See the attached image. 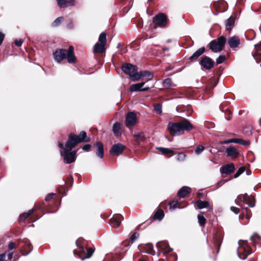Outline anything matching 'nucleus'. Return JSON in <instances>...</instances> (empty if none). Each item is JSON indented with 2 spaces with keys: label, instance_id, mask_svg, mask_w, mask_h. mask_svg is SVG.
I'll use <instances>...</instances> for the list:
<instances>
[{
  "label": "nucleus",
  "instance_id": "nucleus-56",
  "mask_svg": "<svg viewBox=\"0 0 261 261\" xmlns=\"http://www.w3.org/2000/svg\"><path fill=\"white\" fill-rule=\"evenodd\" d=\"M235 143L236 139H230L225 141V143Z\"/></svg>",
  "mask_w": 261,
  "mask_h": 261
},
{
  "label": "nucleus",
  "instance_id": "nucleus-57",
  "mask_svg": "<svg viewBox=\"0 0 261 261\" xmlns=\"http://www.w3.org/2000/svg\"><path fill=\"white\" fill-rule=\"evenodd\" d=\"M13 252H10L8 254V259H11L13 257Z\"/></svg>",
  "mask_w": 261,
  "mask_h": 261
},
{
  "label": "nucleus",
  "instance_id": "nucleus-46",
  "mask_svg": "<svg viewBox=\"0 0 261 261\" xmlns=\"http://www.w3.org/2000/svg\"><path fill=\"white\" fill-rule=\"evenodd\" d=\"M178 202L177 201H173L170 204V206L171 208H172L173 209L176 208L177 207L180 208L179 206H178Z\"/></svg>",
  "mask_w": 261,
  "mask_h": 261
},
{
  "label": "nucleus",
  "instance_id": "nucleus-32",
  "mask_svg": "<svg viewBox=\"0 0 261 261\" xmlns=\"http://www.w3.org/2000/svg\"><path fill=\"white\" fill-rule=\"evenodd\" d=\"M34 212V209L30 210L28 212L24 213L21 214L19 216V221L25 220L30 215H31Z\"/></svg>",
  "mask_w": 261,
  "mask_h": 261
},
{
  "label": "nucleus",
  "instance_id": "nucleus-26",
  "mask_svg": "<svg viewBox=\"0 0 261 261\" xmlns=\"http://www.w3.org/2000/svg\"><path fill=\"white\" fill-rule=\"evenodd\" d=\"M234 18L231 16L225 21V28L227 30H231L234 26Z\"/></svg>",
  "mask_w": 261,
  "mask_h": 261
},
{
  "label": "nucleus",
  "instance_id": "nucleus-18",
  "mask_svg": "<svg viewBox=\"0 0 261 261\" xmlns=\"http://www.w3.org/2000/svg\"><path fill=\"white\" fill-rule=\"evenodd\" d=\"M234 169V165L233 164H230L222 166L220 168V171L222 174L227 175L232 173Z\"/></svg>",
  "mask_w": 261,
  "mask_h": 261
},
{
  "label": "nucleus",
  "instance_id": "nucleus-21",
  "mask_svg": "<svg viewBox=\"0 0 261 261\" xmlns=\"http://www.w3.org/2000/svg\"><path fill=\"white\" fill-rule=\"evenodd\" d=\"M22 243L24 244L23 247V250H24V253L23 254L24 255H27L29 254L32 250L33 247L32 244L29 242V241L27 240H23L21 241ZM21 242H19V244L20 245Z\"/></svg>",
  "mask_w": 261,
  "mask_h": 261
},
{
  "label": "nucleus",
  "instance_id": "nucleus-37",
  "mask_svg": "<svg viewBox=\"0 0 261 261\" xmlns=\"http://www.w3.org/2000/svg\"><path fill=\"white\" fill-rule=\"evenodd\" d=\"M94 252V250L92 248H89L87 249V252H86V256L83 257H81V259L82 260H84L86 258H90L93 254Z\"/></svg>",
  "mask_w": 261,
  "mask_h": 261
},
{
  "label": "nucleus",
  "instance_id": "nucleus-44",
  "mask_svg": "<svg viewBox=\"0 0 261 261\" xmlns=\"http://www.w3.org/2000/svg\"><path fill=\"white\" fill-rule=\"evenodd\" d=\"M245 168L244 167H240L237 172L234 174V177L237 178L242 173H243L245 171Z\"/></svg>",
  "mask_w": 261,
  "mask_h": 261
},
{
  "label": "nucleus",
  "instance_id": "nucleus-31",
  "mask_svg": "<svg viewBox=\"0 0 261 261\" xmlns=\"http://www.w3.org/2000/svg\"><path fill=\"white\" fill-rule=\"evenodd\" d=\"M198 223L200 226H204L205 224L206 219L204 216V213L200 212L197 216Z\"/></svg>",
  "mask_w": 261,
  "mask_h": 261
},
{
  "label": "nucleus",
  "instance_id": "nucleus-33",
  "mask_svg": "<svg viewBox=\"0 0 261 261\" xmlns=\"http://www.w3.org/2000/svg\"><path fill=\"white\" fill-rule=\"evenodd\" d=\"M250 240L254 244L258 243L261 240V237L257 233H254L252 236L250 237Z\"/></svg>",
  "mask_w": 261,
  "mask_h": 261
},
{
  "label": "nucleus",
  "instance_id": "nucleus-35",
  "mask_svg": "<svg viewBox=\"0 0 261 261\" xmlns=\"http://www.w3.org/2000/svg\"><path fill=\"white\" fill-rule=\"evenodd\" d=\"M163 86L166 88H169L172 86V81L170 78H167L163 82Z\"/></svg>",
  "mask_w": 261,
  "mask_h": 261
},
{
  "label": "nucleus",
  "instance_id": "nucleus-16",
  "mask_svg": "<svg viewBox=\"0 0 261 261\" xmlns=\"http://www.w3.org/2000/svg\"><path fill=\"white\" fill-rule=\"evenodd\" d=\"M156 247L160 249L163 253H168L172 251L168 243L166 242H159L156 244Z\"/></svg>",
  "mask_w": 261,
  "mask_h": 261
},
{
  "label": "nucleus",
  "instance_id": "nucleus-8",
  "mask_svg": "<svg viewBox=\"0 0 261 261\" xmlns=\"http://www.w3.org/2000/svg\"><path fill=\"white\" fill-rule=\"evenodd\" d=\"M152 21L154 28L164 27L167 24V16L164 13H160L153 18Z\"/></svg>",
  "mask_w": 261,
  "mask_h": 261
},
{
  "label": "nucleus",
  "instance_id": "nucleus-25",
  "mask_svg": "<svg viewBox=\"0 0 261 261\" xmlns=\"http://www.w3.org/2000/svg\"><path fill=\"white\" fill-rule=\"evenodd\" d=\"M105 45L97 42L93 46V51L95 53L100 54L105 51Z\"/></svg>",
  "mask_w": 261,
  "mask_h": 261
},
{
  "label": "nucleus",
  "instance_id": "nucleus-62",
  "mask_svg": "<svg viewBox=\"0 0 261 261\" xmlns=\"http://www.w3.org/2000/svg\"><path fill=\"white\" fill-rule=\"evenodd\" d=\"M120 46H121L120 44L119 43L118 45V47H119Z\"/></svg>",
  "mask_w": 261,
  "mask_h": 261
},
{
  "label": "nucleus",
  "instance_id": "nucleus-50",
  "mask_svg": "<svg viewBox=\"0 0 261 261\" xmlns=\"http://www.w3.org/2000/svg\"><path fill=\"white\" fill-rule=\"evenodd\" d=\"M230 209L236 214H238L240 212L239 209L236 207L231 206Z\"/></svg>",
  "mask_w": 261,
  "mask_h": 261
},
{
  "label": "nucleus",
  "instance_id": "nucleus-7",
  "mask_svg": "<svg viewBox=\"0 0 261 261\" xmlns=\"http://www.w3.org/2000/svg\"><path fill=\"white\" fill-rule=\"evenodd\" d=\"M122 70L133 79L136 81V75L137 74V68L136 66L130 63L123 64L121 67Z\"/></svg>",
  "mask_w": 261,
  "mask_h": 261
},
{
  "label": "nucleus",
  "instance_id": "nucleus-48",
  "mask_svg": "<svg viewBox=\"0 0 261 261\" xmlns=\"http://www.w3.org/2000/svg\"><path fill=\"white\" fill-rule=\"evenodd\" d=\"M91 145L90 144H85V145H84V146L83 147V149L84 150V151H88L90 150V149L91 148Z\"/></svg>",
  "mask_w": 261,
  "mask_h": 261
},
{
  "label": "nucleus",
  "instance_id": "nucleus-24",
  "mask_svg": "<svg viewBox=\"0 0 261 261\" xmlns=\"http://www.w3.org/2000/svg\"><path fill=\"white\" fill-rule=\"evenodd\" d=\"M96 155L97 156L101 159L103 156L104 151L103 144L101 142H98L96 144Z\"/></svg>",
  "mask_w": 261,
  "mask_h": 261
},
{
  "label": "nucleus",
  "instance_id": "nucleus-14",
  "mask_svg": "<svg viewBox=\"0 0 261 261\" xmlns=\"http://www.w3.org/2000/svg\"><path fill=\"white\" fill-rule=\"evenodd\" d=\"M227 43L230 48L234 49L239 47L240 44V40L238 37L233 36L228 38Z\"/></svg>",
  "mask_w": 261,
  "mask_h": 261
},
{
  "label": "nucleus",
  "instance_id": "nucleus-43",
  "mask_svg": "<svg viewBox=\"0 0 261 261\" xmlns=\"http://www.w3.org/2000/svg\"><path fill=\"white\" fill-rule=\"evenodd\" d=\"M186 158V155L182 153H178L176 157V159L178 162H183Z\"/></svg>",
  "mask_w": 261,
  "mask_h": 261
},
{
  "label": "nucleus",
  "instance_id": "nucleus-1",
  "mask_svg": "<svg viewBox=\"0 0 261 261\" xmlns=\"http://www.w3.org/2000/svg\"><path fill=\"white\" fill-rule=\"evenodd\" d=\"M193 128L192 124L186 118L178 122H169L167 125L168 130L173 136L181 135L184 133L185 130L190 131Z\"/></svg>",
  "mask_w": 261,
  "mask_h": 261
},
{
  "label": "nucleus",
  "instance_id": "nucleus-51",
  "mask_svg": "<svg viewBox=\"0 0 261 261\" xmlns=\"http://www.w3.org/2000/svg\"><path fill=\"white\" fill-rule=\"evenodd\" d=\"M55 196V194L54 193H51V194H48L46 197H45V200L46 201H49L51 199H52L54 196Z\"/></svg>",
  "mask_w": 261,
  "mask_h": 261
},
{
  "label": "nucleus",
  "instance_id": "nucleus-27",
  "mask_svg": "<svg viewBox=\"0 0 261 261\" xmlns=\"http://www.w3.org/2000/svg\"><path fill=\"white\" fill-rule=\"evenodd\" d=\"M144 248V250H141L140 249V251L142 252H144L148 254H150L152 255H154V251L153 250V246L150 243L146 244L144 246H143Z\"/></svg>",
  "mask_w": 261,
  "mask_h": 261
},
{
  "label": "nucleus",
  "instance_id": "nucleus-19",
  "mask_svg": "<svg viewBox=\"0 0 261 261\" xmlns=\"http://www.w3.org/2000/svg\"><path fill=\"white\" fill-rule=\"evenodd\" d=\"M205 51V48L204 47H202L199 48L198 50L195 51L192 55H191L189 59L191 61H195L198 59V58L201 56Z\"/></svg>",
  "mask_w": 261,
  "mask_h": 261
},
{
  "label": "nucleus",
  "instance_id": "nucleus-49",
  "mask_svg": "<svg viewBox=\"0 0 261 261\" xmlns=\"http://www.w3.org/2000/svg\"><path fill=\"white\" fill-rule=\"evenodd\" d=\"M23 41L21 39L16 40L15 44L17 46H20L22 44Z\"/></svg>",
  "mask_w": 261,
  "mask_h": 261
},
{
  "label": "nucleus",
  "instance_id": "nucleus-60",
  "mask_svg": "<svg viewBox=\"0 0 261 261\" xmlns=\"http://www.w3.org/2000/svg\"><path fill=\"white\" fill-rule=\"evenodd\" d=\"M216 83H214V84L213 85V88L215 87L216 86Z\"/></svg>",
  "mask_w": 261,
  "mask_h": 261
},
{
  "label": "nucleus",
  "instance_id": "nucleus-64",
  "mask_svg": "<svg viewBox=\"0 0 261 261\" xmlns=\"http://www.w3.org/2000/svg\"><path fill=\"white\" fill-rule=\"evenodd\" d=\"M159 261H167V260H159Z\"/></svg>",
  "mask_w": 261,
  "mask_h": 261
},
{
  "label": "nucleus",
  "instance_id": "nucleus-28",
  "mask_svg": "<svg viewBox=\"0 0 261 261\" xmlns=\"http://www.w3.org/2000/svg\"><path fill=\"white\" fill-rule=\"evenodd\" d=\"M196 203L199 209H202L204 208H206L207 209L211 208L210 204L207 201H204L199 200L196 201Z\"/></svg>",
  "mask_w": 261,
  "mask_h": 261
},
{
  "label": "nucleus",
  "instance_id": "nucleus-47",
  "mask_svg": "<svg viewBox=\"0 0 261 261\" xmlns=\"http://www.w3.org/2000/svg\"><path fill=\"white\" fill-rule=\"evenodd\" d=\"M138 236L139 234L137 233H134L130 238V241L131 243H133L138 238Z\"/></svg>",
  "mask_w": 261,
  "mask_h": 261
},
{
  "label": "nucleus",
  "instance_id": "nucleus-10",
  "mask_svg": "<svg viewBox=\"0 0 261 261\" xmlns=\"http://www.w3.org/2000/svg\"><path fill=\"white\" fill-rule=\"evenodd\" d=\"M199 64L203 68L206 70H210L213 67L214 62L210 57L205 56L200 61Z\"/></svg>",
  "mask_w": 261,
  "mask_h": 261
},
{
  "label": "nucleus",
  "instance_id": "nucleus-6",
  "mask_svg": "<svg viewBox=\"0 0 261 261\" xmlns=\"http://www.w3.org/2000/svg\"><path fill=\"white\" fill-rule=\"evenodd\" d=\"M226 39L224 36H221L216 40H212L209 43L210 49L214 53L221 51L224 48Z\"/></svg>",
  "mask_w": 261,
  "mask_h": 261
},
{
  "label": "nucleus",
  "instance_id": "nucleus-42",
  "mask_svg": "<svg viewBox=\"0 0 261 261\" xmlns=\"http://www.w3.org/2000/svg\"><path fill=\"white\" fill-rule=\"evenodd\" d=\"M204 147L201 145H198L195 150V152L196 154H200L204 150Z\"/></svg>",
  "mask_w": 261,
  "mask_h": 261
},
{
  "label": "nucleus",
  "instance_id": "nucleus-9",
  "mask_svg": "<svg viewBox=\"0 0 261 261\" xmlns=\"http://www.w3.org/2000/svg\"><path fill=\"white\" fill-rule=\"evenodd\" d=\"M236 201L238 203L243 202L247 204L249 207L254 206V198L253 196H249L247 194L240 195L237 197Z\"/></svg>",
  "mask_w": 261,
  "mask_h": 261
},
{
  "label": "nucleus",
  "instance_id": "nucleus-34",
  "mask_svg": "<svg viewBox=\"0 0 261 261\" xmlns=\"http://www.w3.org/2000/svg\"><path fill=\"white\" fill-rule=\"evenodd\" d=\"M98 40L100 43L106 45L107 43V34L105 32H102L98 38Z\"/></svg>",
  "mask_w": 261,
  "mask_h": 261
},
{
  "label": "nucleus",
  "instance_id": "nucleus-15",
  "mask_svg": "<svg viewBox=\"0 0 261 261\" xmlns=\"http://www.w3.org/2000/svg\"><path fill=\"white\" fill-rule=\"evenodd\" d=\"M123 217L121 215H116L110 220V225L112 227L117 228L121 223Z\"/></svg>",
  "mask_w": 261,
  "mask_h": 261
},
{
  "label": "nucleus",
  "instance_id": "nucleus-40",
  "mask_svg": "<svg viewBox=\"0 0 261 261\" xmlns=\"http://www.w3.org/2000/svg\"><path fill=\"white\" fill-rule=\"evenodd\" d=\"M157 149H159L161 151L162 153L163 154H166L169 153H172L173 150L168 148H164V147H158Z\"/></svg>",
  "mask_w": 261,
  "mask_h": 261
},
{
  "label": "nucleus",
  "instance_id": "nucleus-59",
  "mask_svg": "<svg viewBox=\"0 0 261 261\" xmlns=\"http://www.w3.org/2000/svg\"><path fill=\"white\" fill-rule=\"evenodd\" d=\"M163 50L164 51H167V50H168V48L167 47H165V48H164Z\"/></svg>",
  "mask_w": 261,
  "mask_h": 261
},
{
  "label": "nucleus",
  "instance_id": "nucleus-45",
  "mask_svg": "<svg viewBox=\"0 0 261 261\" xmlns=\"http://www.w3.org/2000/svg\"><path fill=\"white\" fill-rule=\"evenodd\" d=\"M226 60V57L224 55H220L218 57V58L216 59V63L217 64H220L223 63Z\"/></svg>",
  "mask_w": 261,
  "mask_h": 261
},
{
  "label": "nucleus",
  "instance_id": "nucleus-38",
  "mask_svg": "<svg viewBox=\"0 0 261 261\" xmlns=\"http://www.w3.org/2000/svg\"><path fill=\"white\" fill-rule=\"evenodd\" d=\"M236 143L240 144L244 146H248L250 145V142L249 141L244 140L241 139H236Z\"/></svg>",
  "mask_w": 261,
  "mask_h": 261
},
{
  "label": "nucleus",
  "instance_id": "nucleus-63",
  "mask_svg": "<svg viewBox=\"0 0 261 261\" xmlns=\"http://www.w3.org/2000/svg\"><path fill=\"white\" fill-rule=\"evenodd\" d=\"M217 239L218 240V241L219 242V240H220V238H217Z\"/></svg>",
  "mask_w": 261,
  "mask_h": 261
},
{
  "label": "nucleus",
  "instance_id": "nucleus-2",
  "mask_svg": "<svg viewBox=\"0 0 261 261\" xmlns=\"http://www.w3.org/2000/svg\"><path fill=\"white\" fill-rule=\"evenodd\" d=\"M53 56L55 60L57 62H60L67 58L69 63H73L76 60L74 54V48L72 46H70L67 50L65 49H57L54 53Z\"/></svg>",
  "mask_w": 261,
  "mask_h": 261
},
{
  "label": "nucleus",
  "instance_id": "nucleus-11",
  "mask_svg": "<svg viewBox=\"0 0 261 261\" xmlns=\"http://www.w3.org/2000/svg\"><path fill=\"white\" fill-rule=\"evenodd\" d=\"M137 121V116L135 113L128 112L126 116L125 125L127 127H132L135 125Z\"/></svg>",
  "mask_w": 261,
  "mask_h": 261
},
{
  "label": "nucleus",
  "instance_id": "nucleus-12",
  "mask_svg": "<svg viewBox=\"0 0 261 261\" xmlns=\"http://www.w3.org/2000/svg\"><path fill=\"white\" fill-rule=\"evenodd\" d=\"M145 85L144 82L132 85L129 87V90L132 92L136 91H147L149 89V87L142 88Z\"/></svg>",
  "mask_w": 261,
  "mask_h": 261
},
{
  "label": "nucleus",
  "instance_id": "nucleus-54",
  "mask_svg": "<svg viewBox=\"0 0 261 261\" xmlns=\"http://www.w3.org/2000/svg\"><path fill=\"white\" fill-rule=\"evenodd\" d=\"M134 136L137 138H141V137H143V134L142 133H137V134H134Z\"/></svg>",
  "mask_w": 261,
  "mask_h": 261
},
{
  "label": "nucleus",
  "instance_id": "nucleus-22",
  "mask_svg": "<svg viewBox=\"0 0 261 261\" xmlns=\"http://www.w3.org/2000/svg\"><path fill=\"white\" fill-rule=\"evenodd\" d=\"M226 153L227 156L230 157L232 159H235L238 155L237 150L235 147L232 146L227 147L226 149Z\"/></svg>",
  "mask_w": 261,
  "mask_h": 261
},
{
  "label": "nucleus",
  "instance_id": "nucleus-17",
  "mask_svg": "<svg viewBox=\"0 0 261 261\" xmlns=\"http://www.w3.org/2000/svg\"><path fill=\"white\" fill-rule=\"evenodd\" d=\"M255 53L252 54V56L257 62H261V41L258 44L254 45Z\"/></svg>",
  "mask_w": 261,
  "mask_h": 261
},
{
  "label": "nucleus",
  "instance_id": "nucleus-52",
  "mask_svg": "<svg viewBox=\"0 0 261 261\" xmlns=\"http://www.w3.org/2000/svg\"><path fill=\"white\" fill-rule=\"evenodd\" d=\"M5 37V34L0 31V45L2 44Z\"/></svg>",
  "mask_w": 261,
  "mask_h": 261
},
{
  "label": "nucleus",
  "instance_id": "nucleus-30",
  "mask_svg": "<svg viewBox=\"0 0 261 261\" xmlns=\"http://www.w3.org/2000/svg\"><path fill=\"white\" fill-rule=\"evenodd\" d=\"M121 128V124L120 123L118 122H116L113 126V132L114 135L116 136H118L121 134V132L120 131Z\"/></svg>",
  "mask_w": 261,
  "mask_h": 261
},
{
  "label": "nucleus",
  "instance_id": "nucleus-3",
  "mask_svg": "<svg viewBox=\"0 0 261 261\" xmlns=\"http://www.w3.org/2000/svg\"><path fill=\"white\" fill-rule=\"evenodd\" d=\"M90 141L87 137L86 133L84 131L81 132L79 135L71 134L68 137L66 142V150H72L79 143L87 142Z\"/></svg>",
  "mask_w": 261,
  "mask_h": 261
},
{
  "label": "nucleus",
  "instance_id": "nucleus-20",
  "mask_svg": "<svg viewBox=\"0 0 261 261\" xmlns=\"http://www.w3.org/2000/svg\"><path fill=\"white\" fill-rule=\"evenodd\" d=\"M60 8H65L75 5L74 0H56Z\"/></svg>",
  "mask_w": 261,
  "mask_h": 261
},
{
  "label": "nucleus",
  "instance_id": "nucleus-55",
  "mask_svg": "<svg viewBox=\"0 0 261 261\" xmlns=\"http://www.w3.org/2000/svg\"><path fill=\"white\" fill-rule=\"evenodd\" d=\"M0 261H7L6 260V256L5 254H0Z\"/></svg>",
  "mask_w": 261,
  "mask_h": 261
},
{
  "label": "nucleus",
  "instance_id": "nucleus-58",
  "mask_svg": "<svg viewBox=\"0 0 261 261\" xmlns=\"http://www.w3.org/2000/svg\"><path fill=\"white\" fill-rule=\"evenodd\" d=\"M73 24L71 22H68L67 24V26L69 28H72L73 27Z\"/></svg>",
  "mask_w": 261,
  "mask_h": 261
},
{
  "label": "nucleus",
  "instance_id": "nucleus-61",
  "mask_svg": "<svg viewBox=\"0 0 261 261\" xmlns=\"http://www.w3.org/2000/svg\"><path fill=\"white\" fill-rule=\"evenodd\" d=\"M139 261H146L144 259H139Z\"/></svg>",
  "mask_w": 261,
  "mask_h": 261
},
{
  "label": "nucleus",
  "instance_id": "nucleus-41",
  "mask_svg": "<svg viewBox=\"0 0 261 261\" xmlns=\"http://www.w3.org/2000/svg\"><path fill=\"white\" fill-rule=\"evenodd\" d=\"M154 109L156 113L158 114H161L162 113V105L160 103L154 105Z\"/></svg>",
  "mask_w": 261,
  "mask_h": 261
},
{
  "label": "nucleus",
  "instance_id": "nucleus-23",
  "mask_svg": "<svg viewBox=\"0 0 261 261\" xmlns=\"http://www.w3.org/2000/svg\"><path fill=\"white\" fill-rule=\"evenodd\" d=\"M191 191V189L187 186L182 187L178 191L177 195L180 198L185 197Z\"/></svg>",
  "mask_w": 261,
  "mask_h": 261
},
{
  "label": "nucleus",
  "instance_id": "nucleus-13",
  "mask_svg": "<svg viewBox=\"0 0 261 261\" xmlns=\"http://www.w3.org/2000/svg\"><path fill=\"white\" fill-rule=\"evenodd\" d=\"M124 148V146H123L122 144L118 143L112 146L111 149L110 150V152L113 155H119L122 153Z\"/></svg>",
  "mask_w": 261,
  "mask_h": 261
},
{
  "label": "nucleus",
  "instance_id": "nucleus-53",
  "mask_svg": "<svg viewBox=\"0 0 261 261\" xmlns=\"http://www.w3.org/2000/svg\"><path fill=\"white\" fill-rule=\"evenodd\" d=\"M15 247V244L13 242H10L8 245V248L10 250H12Z\"/></svg>",
  "mask_w": 261,
  "mask_h": 261
},
{
  "label": "nucleus",
  "instance_id": "nucleus-36",
  "mask_svg": "<svg viewBox=\"0 0 261 261\" xmlns=\"http://www.w3.org/2000/svg\"><path fill=\"white\" fill-rule=\"evenodd\" d=\"M164 216V212L162 210H158L154 214L153 218L155 219L161 220Z\"/></svg>",
  "mask_w": 261,
  "mask_h": 261
},
{
  "label": "nucleus",
  "instance_id": "nucleus-4",
  "mask_svg": "<svg viewBox=\"0 0 261 261\" xmlns=\"http://www.w3.org/2000/svg\"><path fill=\"white\" fill-rule=\"evenodd\" d=\"M58 146L62 149L60 151V154L61 156H63L65 163L70 164L75 161L76 151L74 150L69 152L71 150H66V144L64 147L63 144L60 142H58Z\"/></svg>",
  "mask_w": 261,
  "mask_h": 261
},
{
  "label": "nucleus",
  "instance_id": "nucleus-39",
  "mask_svg": "<svg viewBox=\"0 0 261 261\" xmlns=\"http://www.w3.org/2000/svg\"><path fill=\"white\" fill-rule=\"evenodd\" d=\"M64 18L63 17H59L57 19L55 20V21L52 23L53 27H57L58 26L63 20Z\"/></svg>",
  "mask_w": 261,
  "mask_h": 261
},
{
  "label": "nucleus",
  "instance_id": "nucleus-5",
  "mask_svg": "<svg viewBox=\"0 0 261 261\" xmlns=\"http://www.w3.org/2000/svg\"><path fill=\"white\" fill-rule=\"evenodd\" d=\"M238 255L242 259H245L251 253V248L248 245L246 241L240 240L238 242Z\"/></svg>",
  "mask_w": 261,
  "mask_h": 261
},
{
  "label": "nucleus",
  "instance_id": "nucleus-29",
  "mask_svg": "<svg viewBox=\"0 0 261 261\" xmlns=\"http://www.w3.org/2000/svg\"><path fill=\"white\" fill-rule=\"evenodd\" d=\"M136 76V81H138L141 77L145 76H148L150 77L149 79H151L153 77V74L148 71H141L140 72H138Z\"/></svg>",
  "mask_w": 261,
  "mask_h": 261
}]
</instances>
